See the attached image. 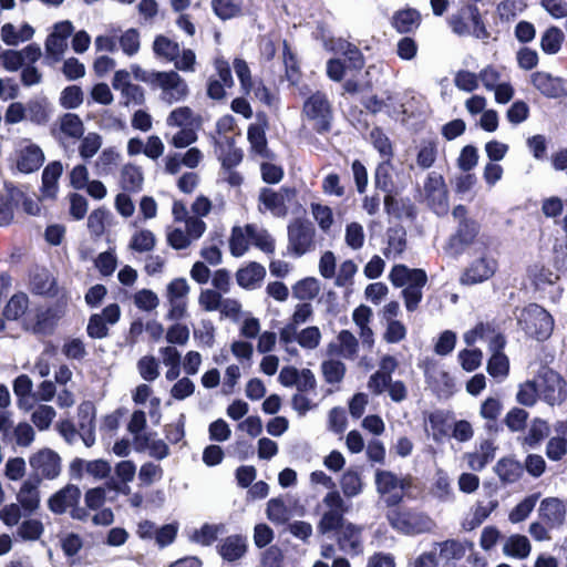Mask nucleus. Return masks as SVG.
<instances>
[{"instance_id": "1", "label": "nucleus", "mask_w": 567, "mask_h": 567, "mask_svg": "<svg viewBox=\"0 0 567 567\" xmlns=\"http://www.w3.org/2000/svg\"><path fill=\"white\" fill-rule=\"evenodd\" d=\"M386 518L393 529L409 536L429 533L434 527V522L430 516L406 507L390 509L386 513Z\"/></svg>"}, {"instance_id": "2", "label": "nucleus", "mask_w": 567, "mask_h": 567, "mask_svg": "<svg viewBox=\"0 0 567 567\" xmlns=\"http://www.w3.org/2000/svg\"><path fill=\"white\" fill-rule=\"evenodd\" d=\"M449 24L452 31L458 35H473L476 39L485 40L488 38V32L482 21L480 10L474 4H463L461 8L449 18Z\"/></svg>"}, {"instance_id": "3", "label": "nucleus", "mask_w": 567, "mask_h": 567, "mask_svg": "<svg viewBox=\"0 0 567 567\" xmlns=\"http://www.w3.org/2000/svg\"><path fill=\"white\" fill-rule=\"evenodd\" d=\"M519 323L527 334L540 341L547 340L554 330L551 315L536 303H532L523 309Z\"/></svg>"}, {"instance_id": "4", "label": "nucleus", "mask_w": 567, "mask_h": 567, "mask_svg": "<svg viewBox=\"0 0 567 567\" xmlns=\"http://www.w3.org/2000/svg\"><path fill=\"white\" fill-rule=\"evenodd\" d=\"M233 68L240 83L243 93L251 97V102L271 104L275 102V94L261 82H255L248 63L241 58H236Z\"/></svg>"}, {"instance_id": "5", "label": "nucleus", "mask_w": 567, "mask_h": 567, "mask_svg": "<svg viewBox=\"0 0 567 567\" xmlns=\"http://www.w3.org/2000/svg\"><path fill=\"white\" fill-rule=\"evenodd\" d=\"M316 229L309 220L295 219L288 225V254L301 257L316 247Z\"/></svg>"}, {"instance_id": "6", "label": "nucleus", "mask_w": 567, "mask_h": 567, "mask_svg": "<svg viewBox=\"0 0 567 567\" xmlns=\"http://www.w3.org/2000/svg\"><path fill=\"white\" fill-rule=\"evenodd\" d=\"M167 122L169 125L182 127L172 138L175 147H187L197 140L196 128L200 126V121L192 115L190 109H175Z\"/></svg>"}, {"instance_id": "7", "label": "nucleus", "mask_w": 567, "mask_h": 567, "mask_svg": "<svg viewBox=\"0 0 567 567\" xmlns=\"http://www.w3.org/2000/svg\"><path fill=\"white\" fill-rule=\"evenodd\" d=\"M324 507L317 529L320 534L324 535L332 530H338L344 525L343 515L347 511L344 502L340 494L336 491L329 492L322 499Z\"/></svg>"}, {"instance_id": "8", "label": "nucleus", "mask_w": 567, "mask_h": 567, "mask_svg": "<svg viewBox=\"0 0 567 567\" xmlns=\"http://www.w3.org/2000/svg\"><path fill=\"white\" fill-rule=\"evenodd\" d=\"M206 231V224L197 217H188L185 227H167L166 239L168 245L182 250L188 248L193 241L198 240Z\"/></svg>"}, {"instance_id": "9", "label": "nucleus", "mask_w": 567, "mask_h": 567, "mask_svg": "<svg viewBox=\"0 0 567 567\" xmlns=\"http://www.w3.org/2000/svg\"><path fill=\"white\" fill-rule=\"evenodd\" d=\"M540 398L549 405L563 403L567 398V383L549 368H542L538 378Z\"/></svg>"}, {"instance_id": "10", "label": "nucleus", "mask_w": 567, "mask_h": 567, "mask_svg": "<svg viewBox=\"0 0 567 567\" xmlns=\"http://www.w3.org/2000/svg\"><path fill=\"white\" fill-rule=\"evenodd\" d=\"M73 31L74 27L69 20L56 22L52 27L51 33L44 41V50L48 60L56 63L62 59L68 50V40Z\"/></svg>"}, {"instance_id": "11", "label": "nucleus", "mask_w": 567, "mask_h": 567, "mask_svg": "<svg viewBox=\"0 0 567 567\" xmlns=\"http://www.w3.org/2000/svg\"><path fill=\"white\" fill-rule=\"evenodd\" d=\"M295 190L290 188H280L272 190L262 188L259 193V212L268 210L275 217H285L288 214V207L295 198Z\"/></svg>"}, {"instance_id": "12", "label": "nucleus", "mask_w": 567, "mask_h": 567, "mask_svg": "<svg viewBox=\"0 0 567 567\" xmlns=\"http://www.w3.org/2000/svg\"><path fill=\"white\" fill-rule=\"evenodd\" d=\"M30 466L37 473L35 477L54 480L61 473V457L51 449H42L30 456Z\"/></svg>"}, {"instance_id": "13", "label": "nucleus", "mask_w": 567, "mask_h": 567, "mask_svg": "<svg viewBox=\"0 0 567 567\" xmlns=\"http://www.w3.org/2000/svg\"><path fill=\"white\" fill-rule=\"evenodd\" d=\"M214 68L217 78H209L207 82V95L216 101L221 102L226 96V87H233L234 79L229 63L224 58H216Z\"/></svg>"}, {"instance_id": "14", "label": "nucleus", "mask_w": 567, "mask_h": 567, "mask_svg": "<svg viewBox=\"0 0 567 567\" xmlns=\"http://www.w3.org/2000/svg\"><path fill=\"white\" fill-rule=\"evenodd\" d=\"M154 87L162 90L163 99L167 103L181 102L188 94L186 82L174 71L159 72Z\"/></svg>"}, {"instance_id": "15", "label": "nucleus", "mask_w": 567, "mask_h": 567, "mask_svg": "<svg viewBox=\"0 0 567 567\" xmlns=\"http://www.w3.org/2000/svg\"><path fill=\"white\" fill-rule=\"evenodd\" d=\"M42 56V50L39 44L31 43L21 50H4L0 53V62L4 70L16 72L25 64V62H38Z\"/></svg>"}, {"instance_id": "16", "label": "nucleus", "mask_w": 567, "mask_h": 567, "mask_svg": "<svg viewBox=\"0 0 567 567\" xmlns=\"http://www.w3.org/2000/svg\"><path fill=\"white\" fill-rule=\"evenodd\" d=\"M377 489L381 495L386 496L388 505H396L402 498L405 487L404 480L390 471H378L375 474Z\"/></svg>"}, {"instance_id": "17", "label": "nucleus", "mask_w": 567, "mask_h": 567, "mask_svg": "<svg viewBox=\"0 0 567 567\" xmlns=\"http://www.w3.org/2000/svg\"><path fill=\"white\" fill-rule=\"evenodd\" d=\"M497 269V260L489 256L484 255L483 257L474 260L464 271L461 277L463 285H475L481 284L489 279Z\"/></svg>"}, {"instance_id": "18", "label": "nucleus", "mask_w": 567, "mask_h": 567, "mask_svg": "<svg viewBox=\"0 0 567 567\" xmlns=\"http://www.w3.org/2000/svg\"><path fill=\"white\" fill-rule=\"evenodd\" d=\"M44 162V153L40 146L25 142L17 151V168L23 174L38 171Z\"/></svg>"}, {"instance_id": "19", "label": "nucleus", "mask_w": 567, "mask_h": 567, "mask_svg": "<svg viewBox=\"0 0 567 567\" xmlns=\"http://www.w3.org/2000/svg\"><path fill=\"white\" fill-rule=\"evenodd\" d=\"M40 477H30L21 484L17 493V504L23 508L24 514L32 515L40 508Z\"/></svg>"}, {"instance_id": "20", "label": "nucleus", "mask_w": 567, "mask_h": 567, "mask_svg": "<svg viewBox=\"0 0 567 567\" xmlns=\"http://www.w3.org/2000/svg\"><path fill=\"white\" fill-rule=\"evenodd\" d=\"M113 87L121 92L125 104H143L145 102L144 91L140 85L131 82V74L126 70H118L112 80Z\"/></svg>"}, {"instance_id": "21", "label": "nucleus", "mask_w": 567, "mask_h": 567, "mask_svg": "<svg viewBox=\"0 0 567 567\" xmlns=\"http://www.w3.org/2000/svg\"><path fill=\"white\" fill-rule=\"evenodd\" d=\"M266 126V118L261 115H258L257 122L250 124L248 127L247 137L251 152L265 159L272 161L275 159V154L267 147V140L265 134Z\"/></svg>"}, {"instance_id": "22", "label": "nucleus", "mask_w": 567, "mask_h": 567, "mask_svg": "<svg viewBox=\"0 0 567 567\" xmlns=\"http://www.w3.org/2000/svg\"><path fill=\"white\" fill-rule=\"evenodd\" d=\"M480 231L478 224L473 219L463 224H458L454 235H452L447 243V250L452 255L461 254L467 246H470L476 238Z\"/></svg>"}, {"instance_id": "23", "label": "nucleus", "mask_w": 567, "mask_h": 567, "mask_svg": "<svg viewBox=\"0 0 567 567\" xmlns=\"http://www.w3.org/2000/svg\"><path fill=\"white\" fill-rule=\"evenodd\" d=\"M566 506L557 497L544 498L538 508V516L549 528L559 527L564 524Z\"/></svg>"}, {"instance_id": "24", "label": "nucleus", "mask_w": 567, "mask_h": 567, "mask_svg": "<svg viewBox=\"0 0 567 567\" xmlns=\"http://www.w3.org/2000/svg\"><path fill=\"white\" fill-rule=\"evenodd\" d=\"M328 354L347 360H354L359 351V341L349 330H341L334 342L327 348Z\"/></svg>"}, {"instance_id": "25", "label": "nucleus", "mask_w": 567, "mask_h": 567, "mask_svg": "<svg viewBox=\"0 0 567 567\" xmlns=\"http://www.w3.org/2000/svg\"><path fill=\"white\" fill-rule=\"evenodd\" d=\"M362 528L353 525L352 523H346L338 529V546L339 548L349 555H359L362 553Z\"/></svg>"}, {"instance_id": "26", "label": "nucleus", "mask_w": 567, "mask_h": 567, "mask_svg": "<svg viewBox=\"0 0 567 567\" xmlns=\"http://www.w3.org/2000/svg\"><path fill=\"white\" fill-rule=\"evenodd\" d=\"M81 489L75 485H66L61 491L53 494L48 502L51 512L63 514L79 504Z\"/></svg>"}, {"instance_id": "27", "label": "nucleus", "mask_w": 567, "mask_h": 567, "mask_svg": "<svg viewBox=\"0 0 567 567\" xmlns=\"http://www.w3.org/2000/svg\"><path fill=\"white\" fill-rule=\"evenodd\" d=\"M56 320L53 310L39 308L27 317L25 328L34 333L48 334L52 332Z\"/></svg>"}, {"instance_id": "28", "label": "nucleus", "mask_w": 567, "mask_h": 567, "mask_svg": "<svg viewBox=\"0 0 567 567\" xmlns=\"http://www.w3.org/2000/svg\"><path fill=\"white\" fill-rule=\"evenodd\" d=\"M266 276V269L258 262H249L236 272L237 284L244 289H256Z\"/></svg>"}, {"instance_id": "29", "label": "nucleus", "mask_w": 567, "mask_h": 567, "mask_svg": "<svg viewBox=\"0 0 567 567\" xmlns=\"http://www.w3.org/2000/svg\"><path fill=\"white\" fill-rule=\"evenodd\" d=\"M247 550L246 538L240 535H230L218 546L219 555L227 561H236L244 557Z\"/></svg>"}, {"instance_id": "30", "label": "nucleus", "mask_w": 567, "mask_h": 567, "mask_svg": "<svg viewBox=\"0 0 567 567\" xmlns=\"http://www.w3.org/2000/svg\"><path fill=\"white\" fill-rule=\"evenodd\" d=\"M532 83L539 92L550 97H557L564 93L561 80L546 72L534 73Z\"/></svg>"}, {"instance_id": "31", "label": "nucleus", "mask_w": 567, "mask_h": 567, "mask_svg": "<svg viewBox=\"0 0 567 567\" xmlns=\"http://www.w3.org/2000/svg\"><path fill=\"white\" fill-rule=\"evenodd\" d=\"M450 429L447 417L442 411L431 413L425 420V432L437 443L447 437Z\"/></svg>"}, {"instance_id": "32", "label": "nucleus", "mask_w": 567, "mask_h": 567, "mask_svg": "<svg viewBox=\"0 0 567 567\" xmlns=\"http://www.w3.org/2000/svg\"><path fill=\"white\" fill-rule=\"evenodd\" d=\"M218 158L221 162V168H235L243 161V151L234 145L233 138L226 136L217 142Z\"/></svg>"}, {"instance_id": "33", "label": "nucleus", "mask_w": 567, "mask_h": 567, "mask_svg": "<svg viewBox=\"0 0 567 567\" xmlns=\"http://www.w3.org/2000/svg\"><path fill=\"white\" fill-rule=\"evenodd\" d=\"M415 275L416 279H414V282L402 290L405 308L411 312L417 309L423 297L422 289L427 281L425 272H416Z\"/></svg>"}, {"instance_id": "34", "label": "nucleus", "mask_w": 567, "mask_h": 567, "mask_svg": "<svg viewBox=\"0 0 567 567\" xmlns=\"http://www.w3.org/2000/svg\"><path fill=\"white\" fill-rule=\"evenodd\" d=\"M63 173V165L59 161L48 164L42 173L43 196L54 198L58 193V182Z\"/></svg>"}, {"instance_id": "35", "label": "nucleus", "mask_w": 567, "mask_h": 567, "mask_svg": "<svg viewBox=\"0 0 567 567\" xmlns=\"http://www.w3.org/2000/svg\"><path fill=\"white\" fill-rule=\"evenodd\" d=\"M281 59L285 68V79L291 85H296L301 79L300 63L297 58V53L291 49L286 40L282 43Z\"/></svg>"}, {"instance_id": "36", "label": "nucleus", "mask_w": 567, "mask_h": 567, "mask_svg": "<svg viewBox=\"0 0 567 567\" xmlns=\"http://www.w3.org/2000/svg\"><path fill=\"white\" fill-rule=\"evenodd\" d=\"M406 248V233L402 227H393L386 231V247L383 254L389 259H395Z\"/></svg>"}, {"instance_id": "37", "label": "nucleus", "mask_w": 567, "mask_h": 567, "mask_svg": "<svg viewBox=\"0 0 567 567\" xmlns=\"http://www.w3.org/2000/svg\"><path fill=\"white\" fill-rule=\"evenodd\" d=\"M33 34L34 29L28 23L22 24L19 30L12 23H6L0 32L1 40L11 47L19 44V42L29 41Z\"/></svg>"}, {"instance_id": "38", "label": "nucleus", "mask_w": 567, "mask_h": 567, "mask_svg": "<svg viewBox=\"0 0 567 567\" xmlns=\"http://www.w3.org/2000/svg\"><path fill=\"white\" fill-rule=\"evenodd\" d=\"M431 493L441 502H451L454 499L455 494L451 485L450 476L443 468L435 471Z\"/></svg>"}, {"instance_id": "39", "label": "nucleus", "mask_w": 567, "mask_h": 567, "mask_svg": "<svg viewBox=\"0 0 567 567\" xmlns=\"http://www.w3.org/2000/svg\"><path fill=\"white\" fill-rule=\"evenodd\" d=\"M144 176L141 167L134 164H125L121 169L120 184L126 192H138L142 189Z\"/></svg>"}, {"instance_id": "40", "label": "nucleus", "mask_w": 567, "mask_h": 567, "mask_svg": "<svg viewBox=\"0 0 567 567\" xmlns=\"http://www.w3.org/2000/svg\"><path fill=\"white\" fill-rule=\"evenodd\" d=\"M468 468L481 472L495 457V447L493 443L485 441L480 450L465 455Z\"/></svg>"}, {"instance_id": "41", "label": "nucleus", "mask_w": 567, "mask_h": 567, "mask_svg": "<svg viewBox=\"0 0 567 567\" xmlns=\"http://www.w3.org/2000/svg\"><path fill=\"white\" fill-rule=\"evenodd\" d=\"M79 415L81 417L82 439L85 446L90 447L95 442L94 435V408L90 403L81 404L79 408Z\"/></svg>"}, {"instance_id": "42", "label": "nucleus", "mask_w": 567, "mask_h": 567, "mask_svg": "<svg viewBox=\"0 0 567 567\" xmlns=\"http://www.w3.org/2000/svg\"><path fill=\"white\" fill-rule=\"evenodd\" d=\"M530 548V543L526 536L512 535L505 540L503 553L509 557L524 559L529 555Z\"/></svg>"}, {"instance_id": "43", "label": "nucleus", "mask_w": 567, "mask_h": 567, "mask_svg": "<svg viewBox=\"0 0 567 567\" xmlns=\"http://www.w3.org/2000/svg\"><path fill=\"white\" fill-rule=\"evenodd\" d=\"M250 234L248 233L247 225L244 227L235 226L231 229L229 238V250L234 257L244 256L249 249Z\"/></svg>"}, {"instance_id": "44", "label": "nucleus", "mask_w": 567, "mask_h": 567, "mask_svg": "<svg viewBox=\"0 0 567 567\" xmlns=\"http://www.w3.org/2000/svg\"><path fill=\"white\" fill-rule=\"evenodd\" d=\"M437 557L444 561L458 560L465 555V546L456 539H446L444 542L434 543Z\"/></svg>"}, {"instance_id": "45", "label": "nucleus", "mask_w": 567, "mask_h": 567, "mask_svg": "<svg viewBox=\"0 0 567 567\" xmlns=\"http://www.w3.org/2000/svg\"><path fill=\"white\" fill-rule=\"evenodd\" d=\"M564 32L557 27L547 28L540 38L542 51L546 54H556L560 51L564 42Z\"/></svg>"}, {"instance_id": "46", "label": "nucleus", "mask_w": 567, "mask_h": 567, "mask_svg": "<svg viewBox=\"0 0 567 567\" xmlns=\"http://www.w3.org/2000/svg\"><path fill=\"white\" fill-rule=\"evenodd\" d=\"M44 533V525L38 518H25L18 526L16 535L24 542L39 540Z\"/></svg>"}, {"instance_id": "47", "label": "nucleus", "mask_w": 567, "mask_h": 567, "mask_svg": "<svg viewBox=\"0 0 567 567\" xmlns=\"http://www.w3.org/2000/svg\"><path fill=\"white\" fill-rule=\"evenodd\" d=\"M495 473L504 483H514L522 475L520 464L512 458H502L495 466Z\"/></svg>"}, {"instance_id": "48", "label": "nucleus", "mask_w": 567, "mask_h": 567, "mask_svg": "<svg viewBox=\"0 0 567 567\" xmlns=\"http://www.w3.org/2000/svg\"><path fill=\"white\" fill-rule=\"evenodd\" d=\"M248 233L250 234L251 243L266 254H272L275 251V239L264 228H260L254 224L247 225Z\"/></svg>"}, {"instance_id": "49", "label": "nucleus", "mask_w": 567, "mask_h": 567, "mask_svg": "<svg viewBox=\"0 0 567 567\" xmlns=\"http://www.w3.org/2000/svg\"><path fill=\"white\" fill-rule=\"evenodd\" d=\"M419 21L420 14L413 9L399 11L393 17V25L401 33L413 31L419 25Z\"/></svg>"}, {"instance_id": "50", "label": "nucleus", "mask_w": 567, "mask_h": 567, "mask_svg": "<svg viewBox=\"0 0 567 567\" xmlns=\"http://www.w3.org/2000/svg\"><path fill=\"white\" fill-rule=\"evenodd\" d=\"M539 499V494H532L525 497L520 503H518L509 513L508 519L513 524L520 523L525 520L529 514L535 508L537 502Z\"/></svg>"}, {"instance_id": "51", "label": "nucleus", "mask_w": 567, "mask_h": 567, "mask_svg": "<svg viewBox=\"0 0 567 567\" xmlns=\"http://www.w3.org/2000/svg\"><path fill=\"white\" fill-rule=\"evenodd\" d=\"M528 274L534 285L538 289H544L546 286H551L559 279V275L557 272L540 265H534L530 267Z\"/></svg>"}, {"instance_id": "52", "label": "nucleus", "mask_w": 567, "mask_h": 567, "mask_svg": "<svg viewBox=\"0 0 567 567\" xmlns=\"http://www.w3.org/2000/svg\"><path fill=\"white\" fill-rule=\"evenodd\" d=\"M416 272H425L422 269H410L405 265H395L389 275V279L395 287H406L414 282Z\"/></svg>"}, {"instance_id": "53", "label": "nucleus", "mask_w": 567, "mask_h": 567, "mask_svg": "<svg viewBox=\"0 0 567 567\" xmlns=\"http://www.w3.org/2000/svg\"><path fill=\"white\" fill-rule=\"evenodd\" d=\"M60 132L72 138H80L84 133V125L75 114H64L59 122Z\"/></svg>"}, {"instance_id": "54", "label": "nucleus", "mask_w": 567, "mask_h": 567, "mask_svg": "<svg viewBox=\"0 0 567 567\" xmlns=\"http://www.w3.org/2000/svg\"><path fill=\"white\" fill-rule=\"evenodd\" d=\"M102 136L97 133L90 132L81 138L79 145V154L82 159L89 161L97 154L102 147Z\"/></svg>"}, {"instance_id": "55", "label": "nucleus", "mask_w": 567, "mask_h": 567, "mask_svg": "<svg viewBox=\"0 0 567 567\" xmlns=\"http://www.w3.org/2000/svg\"><path fill=\"white\" fill-rule=\"evenodd\" d=\"M346 365L340 360L329 359L321 363V371L327 383H340L346 374Z\"/></svg>"}, {"instance_id": "56", "label": "nucleus", "mask_w": 567, "mask_h": 567, "mask_svg": "<svg viewBox=\"0 0 567 567\" xmlns=\"http://www.w3.org/2000/svg\"><path fill=\"white\" fill-rule=\"evenodd\" d=\"M153 50L156 55L167 61H174L178 58L179 45L164 35H158L153 43Z\"/></svg>"}, {"instance_id": "57", "label": "nucleus", "mask_w": 567, "mask_h": 567, "mask_svg": "<svg viewBox=\"0 0 567 567\" xmlns=\"http://www.w3.org/2000/svg\"><path fill=\"white\" fill-rule=\"evenodd\" d=\"M365 234L363 226L357 221L349 223L344 229V243L352 250H359L363 247Z\"/></svg>"}, {"instance_id": "58", "label": "nucleus", "mask_w": 567, "mask_h": 567, "mask_svg": "<svg viewBox=\"0 0 567 567\" xmlns=\"http://www.w3.org/2000/svg\"><path fill=\"white\" fill-rule=\"evenodd\" d=\"M392 171L391 159L386 158H383L375 169V185L385 193H391L393 189Z\"/></svg>"}, {"instance_id": "59", "label": "nucleus", "mask_w": 567, "mask_h": 567, "mask_svg": "<svg viewBox=\"0 0 567 567\" xmlns=\"http://www.w3.org/2000/svg\"><path fill=\"white\" fill-rule=\"evenodd\" d=\"M155 235L148 229H141L133 234L130 248L138 252H148L155 247Z\"/></svg>"}, {"instance_id": "60", "label": "nucleus", "mask_w": 567, "mask_h": 567, "mask_svg": "<svg viewBox=\"0 0 567 567\" xmlns=\"http://www.w3.org/2000/svg\"><path fill=\"white\" fill-rule=\"evenodd\" d=\"M319 282L315 278H306L292 287L293 297L299 300H311L319 293Z\"/></svg>"}, {"instance_id": "61", "label": "nucleus", "mask_w": 567, "mask_h": 567, "mask_svg": "<svg viewBox=\"0 0 567 567\" xmlns=\"http://www.w3.org/2000/svg\"><path fill=\"white\" fill-rule=\"evenodd\" d=\"M341 489L347 497H354L362 491V481L360 474L354 470H348L343 473L340 481Z\"/></svg>"}, {"instance_id": "62", "label": "nucleus", "mask_w": 567, "mask_h": 567, "mask_svg": "<svg viewBox=\"0 0 567 567\" xmlns=\"http://www.w3.org/2000/svg\"><path fill=\"white\" fill-rule=\"evenodd\" d=\"M140 449L148 450L150 456L156 460H163L168 456L169 449L161 439H153L152 435H144L142 441L137 443Z\"/></svg>"}, {"instance_id": "63", "label": "nucleus", "mask_w": 567, "mask_h": 567, "mask_svg": "<svg viewBox=\"0 0 567 567\" xmlns=\"http://www.w3.org/2000/svg\"><path fill=\"white\" fill-rule=\"evenodd\" d=\"M29 299L24 293H17L8 301L3 315L9 320H17L27 311Z\"/></svg>"}, {"instance_id": "64", "label": "nucleus", "mask_w": 567, "mask_h": 567, "mask_svg": "<svg viewBox=\"0 0 567 567\" xmlns=\"http://www.w3.org/2000/svg\"><path fill=\"white\" fill-rule=\"evenodd\" d=\"M540 396V390L537 380H528L519 385L516 394L517 401L526 406H532Z\"/></svg>"}]
</instances>
